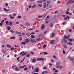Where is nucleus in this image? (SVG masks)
I'll use <instances>...</instances> for the list:
<instances>
[{"label": "nucleus", "instance_id": "nucleus-38", "mask_svg": "<svg viewBox=\"0 0 74 74\" xmlns=\"http://www.w3.org/2000/svg\"><path fill=\"white\" fill-rule=\"evenodd\" d=\"M23 53H25V52L23 51L20 53V55H22Z\"/></svg>", "mask_w": 74, "mask_h": 74}, {"label": "nucleus", "instance_id": "nucleus-45", "mask_svg": "<svg viewBox=\"0 0 74 74\" xmlns=\"http://www.w3.org/2000/svg\"><path fill=\"white\" fill-rule=\"evenodd\" d=\"M18 18H19V19H21V16H18Z\"/></svg>", "mask_w": 74, "mask_h": 74}, {"label": "nucleus", "instance_id": "nucleus-54", "mask_svg": "<svg viewBox=\"0 0 74 74\" xmlns=\"http://www.w3.org/2000/svg\"><path fill=\"white\" fill-rule=\"evenodd\" d=\"M3 9H4V10H5V11H7V9H5V8H4Z\"/></svg>", "mask_w": 74, "mask_h": 74}, {"label": "nucleus", "instance_id": "nucleus-2", "mask_svg": "<svg viewBox=\"0 0 74 74\" xmlns=\"http://www.w3.org/2000/svg\"><path fill=\"white\" fill-rule=\"evenodd\" d=\"M70 60L72 61V62H73V64H74V58H72L71 57H70Z\"/></svg>", "mask_w": 74, "mask_h": 74}, {"label": "nucleus", "instance_id": "nucleus-22", "mask_svg": "<svg viewBox=\"0 0 74 74\" xmlns=\"http://www.w3.org/2000/svg\"><path fill=\"white\" fill-rule=\"evenodd\" d=\"M16 33L17 34H21V32H16Z\"/></svg>", "mask_w": 74, "mask_h": 74}, {"label": "nucleus", "instance_id": "nucleus-41", "mask_svg": "<svg viewBox=\"0 0 74 74\" xmlns=\"http://www.w3.org/2000/svg\"><path fill=\"white\" fill-rule=\"evenodd\" d=\"M36 33H38V32H39V30H37L36 31Z\"/></svg>", "mask_w": 74, "mask_h": 74}, {"label": "nucleus", "instance_id": "nucleus-47", "mask_svg": "<svg viewBox=\"0 0 74 74\" xmlns=\"http://www.w3.org/2000/svg\"><path fill=\"white\" fill-rule=\"evenodd\" d=\"M20 26H21V27H24V26H23V25H21Z\"/></svg>", "mask_w": 74, "mask_h": 74}, {"label": "nucleus", "instance_id": "nucleus-43", "mask_svg": "<svg viewBox=\"0 0 74 74\" xmlns=\"http://www.w3.org/2000/svg\"><path fill=\"white\" fill-rule=\"evenodd\" d=\"M41 7V4H38V7Z\"/></svg>", "mask_w": 74, "mask_h": 74}, {"label": "nucleus", "instance_id": "nucleus-27", "mask_svg": "<svg viewBox=\"0 0 74 74\" xmlns=\"http://www.w3.org/2000/svg\"><path fill=\"white\" fill-rule=\"evenodd\" d=\"M12 22H11V21H10V26H11V25H12Z\"/></svg>", "mask_w": 74, "mask_h": 74}, {"label": "nucleus", "instance_id": "nucleus-53", "mask_svg": "<svg viewBox=\"0 0 74 74\" xmlns=\"http://www.w3.org/2000/svg\"><path fill=\"white\" fill-rule=\"evenodd\" d=\"M8 30H10V27H8Z\"/></svg>", "mask_w": 74, "mask_h": 74}, {"label": "nucleus", "instance_id": "nucleus-44", "mask_svg": "<svg viewBox=\"0 0 74 74\" xmlns=\"http://www.w3.org/2000/svg\"><path fill=\"white\" fill-rule=\"evenodd\" d=\"M21 68H23L22 66H20L19 67V69L20 70H21Z\"/></svg>", "mask_w": 74, "mask_h": 74}, {"label": "nucleus", "instance_id": "nucleus-12", "mask_svg": "<svg viewBox=\"0 0 74 74\" xmlns=\"http://www.w3.org/2000/svg\"><path fill=\"white\" fill-rule=\"evenodd\" d=\"M25 42H29V41H30V40H28V39H26L25 40Z\"/></svg>", "mask_w": 74, "mask_h": 74}, {"label": "nucleus", "instance_id": "nucleus-9", "mask_svg": "<svg viewBox=\"0 0 74 74\" xmlns=\"http://www.w3.org/2000/svg\"><path fill=\"white\" fill-rule=\"evenodd\" d=\"M46 15H47V14L45 15V14H44V15H43L42 16H38V17L39 18H43V17H44V16H45Z\"/></svg>", "mask_w": 74, "mask_h": 74}, {"label": "nucleus", "instance_id": "nucleus-33", "mask_svg": "<svg viewBox=\"0 0 74 74\" xmlns=\"http://www.w3.org/2000/svg\"><path fill=\"white\" fill-rule=\"evenodd\" d=\"M19 40H20V41H22V37H20Z\"/></svg>", "mask_w": 74, "mask_h": 74}, {"label": "nucleus", "instance_id": "nucleus-64", "mask_svg": "<svg viewBox=\"0 0 74 74\" xmlns=\"http://www.w3.org/2000/svg\"><path fill=\"white\" fill-rule=\"evenodd\" d=\"M69 12H65V13L66 14H69Z\"/></svg>", "mask_w": 74, "mask_h": 74}, {"label": "nucleus", "instance_id": "nucleus-4", "mask_svg": "<svg viewBox=\"0 0 74 74\" xmlns=\"http://www.w3.org/2000/svg\"><path fill=\"white\" fill-rule=\"evenodd\" d=\"M45 27V26L44 25V24L42 25V26L41 27V30H43V29H44Z\"/></svg>", "mask_w": 74, "mask_h": 74}, {"label": "nucleus", "instance_id": "nucleus-30", "mask_svg": "<svg viewBox=\"0 0 74 74\" xmlns=\"http://www.w3.org/2000/svg\"><path fill=\"white\" fill-rule=\"evenodd\" d=\"M47 32H48V31H46L45 32V34H43V36H45V34H46V33H47Z\"/></svg>", "mask_w": 74, "mask_h": 74}, {"label": "nucleus", "instance_id": "nucleus-28", "mask_svg": "<svg viewBox=\"0 0 74 74\" xmlns=\"http://www.w3.org/2000/svg\"><path fill=\"white\" fill-rule=\"evenodd\" d=\"M53 57L54 58H55V59H57V58H56V56L54 55L53 56Z\"/></svg>", "mask_w": 74, "mask_h": 74}, {"label": "nucleus", "instance_id": "nucleus-13", "mask_svg": "<svg viewBox=\"0 0 74 74\" xmlns=\"http://www.w3.org/2000/svg\"><path fill=\"white\" fill-rule=\"evenodd\" d=\"M15 70L16 71H19V69L18 68V67H16L15 68Z\"/></svg>", "mask_w": 74, "mask_h": 74}, {"label": "nucleus", "instance_id": "nucleus-35", "mask_svg": "<svg viewBox=\"0 0 74 74\" xmlns=\"http://www.w3.org/2000/svg\"><path fill=\"white\" fill-rule=\"evenodd\" d=\"M64 19H65V20L66 21L67 20V18L66 17H65L64 18Z\"/></svg>", "mask_w": 74, "mask_h": 74}, {"label": "nucleus", "instance_id": "nucleus-56", "mask_svg": "<svg viewBox=\"0 0 74 74\" xmlns=\"http://www.w3.org/2000/svg\"><path fill=\"white\" fill-rule=\"evenodd\" d=\"M62 67H63V66H60V69H62Z\"/></svg>", "mask_w": 74, "mask_h": 74}, {"label": "nucleus", "instance_id": "nucleus-25", "mask_svg": "<svg viewBox=\"0 0 74 74\" xmlns=\"http://www.w3.org/2000/svg\"><path fill=\"white\" fill-rule=\"evenodd\" d=\"M54 36H55V34L53 33L52 34V37H54Z\"/></svg>", "mask_w": 74, "mask_h": 74}, {"label": "nucleus", "instance_id": "nucleus-29", "mask_svg": "<svg viewBox=\"0 0 74 74\" xmlns=\"http://www.w3.org/2000/svg\"><path fill=\"white\" fill-rule=\"evenodd\" d=\"M5 23L6 25V26H7V24H8V21H7L6 22H5Z\"/></svg>", "mask_w": 74, "mask_h": 74}, {"label": "nucleus", "instance_id": "nucleus-11", "mask_svg": "<svg viewBox=\"0 0 74 74\" xmlns=\"http://www.w3.org/2000/svg\"><path fill=\"white\" fill-rule=\"evenodd\" d=\"M54 41H55V40H51L50 41V43H51V44H53V43L54 42Z\"/></svg>", "mask_w": 74, "mask_h": 74}, {"label": "nucleus", "instance_id": "nucleus-36", "mask_svg": "<svg viewBox=\"0 0 74 74\" xmlns=\"http://www.w3.org/2000/svg\"><path fill=\"white\" fill-rule=\"evenodd\" d=\"M14 48L13 47L10 49L11 51H12V50H14Z\"/></svg>", "mask_w": 74, "mask_h": 74}, {"label": "nucleus", "instance_id": "nucleus-14", "mask_svg": "<svg viewBox=\"0 0 74 74\" xmlns=\"http://www.w3.org/2000/svg\"><path fill=\"white\" fill-rule=\"evenodd\" d=\"M36 61V59H33L32 60V62H35Z\"/></svg>", "mask_w": 74, "mask_h": 74}, {"label": "nucleus", "instance_id": "nucleus-58", "mask_svg": "<svg viewBox=\"0 0 74 74\" xmlns=\"http://www.w3.org/2000/svg\"><path fill=\"white\" fill-rule=\"evenodd\" d=\"M31 34H34V33L32 32L31 33V34H30V35H31Z\"/></svg>", "mask_w": 74, "mask_h": 74}, {"label": "nucleus", "instance_id": "nucleus-26", "mask_svg": "<svg viewBox=\"0 0 74 74\" xmlns=\"http://www.w3.org/2000/svg\"><path fill=\"white\" fill-rule=\"evenodd\" d=\"M44 54H45V55H48V53L47 52H44L43 53Z\"/></svg>", "mask_w": 74, "mask_h": 74}, {"label": "nucleus", "instance_id": "nucleus-19", "mask_svg": "<svg viewBox=\"0 0 74 74\" xmlns=\"http://www.w3.org/2000/svg\"><path fill=\"white\" fill-rule=\"evenodd\" d=\"M22 44H23V45H25V44H26V42H22Z\"/></svg>", "mask_w": 74, "mask_h": 74}, {"label": "nucleus", "instance_id": "nucleus-15", "mask_svg": "<svg viewBox=\"0 0 74 74\" xmlns=\"http://www.w3.org/2000/svg\"><path fill=\"white\" fill-rule=\"evenodd\" d=\"M60 64V62H57L56 63V66H58V65H59Z\"/></svg>", "mask_w": 74, "mask_h": 74}, {"label": "nucleus", "instance_id": "nucleus-18", "mask_svg": "<svg viewBox=\"0 0 74 74\" xmlns=\"http://www.w3.org/2000/svg\"><path fill=\"white\" fill-rule=\"evenodd\" d=\"M36 5H34L33 6H32V8H36Z\"/></svg>", "mask_w": 74, "mask_h": 74}, {"label": "nucleus", "instance_id": "nucleus-17", "mask_svg": "<svg viewBox=\"0 0 74 74\" xmlns=\"http://www.w3.org/2000/svg\"><path fill=\"white\" fill-rule=\"evenodd\" d=\"M6 47H8V48H11V46H10V45H7Z\"/></svg>", "mask_w": 74, "mask_h": 74}, {"label": "nucleus", "instance_id": "nucleus-51", "mask_svg": "<svg viewBox=\"0 0 74 74\" xmlns=\"http://www.w3.org/2000/svg\"><path fill=\"white\" fill-rule=\"evenodd\" d=\"M4 22V20H3V21H1V23H3V22Z\"/></svg>", "mask_w": 74, "mask_h": 74}, {"label": "nucleus", "instance_id": "nucleus-10", "mask_svg": "<svg viewBox=\"0 0 74 74\" xmlns=\"http://www.w3.org/2000/svg\"><path fill=\"white\" fill-rule=\"evenodd\" d=\"M67 44L69 45H73V43L71 42H68Z\"/></svg>", "mask_w": 74, "mask_h": 74}, {"label": "nucleus", "instance_id": "nucleus-31", "mask_svg": "<svg viewBox=\"0 0 74 74\" xmlns=\"http://www.w3.org/2000/svg\"><path fill=\"white\" fill-rule=\"evenodd\" d=\"M37 23V22H36V21L33 24V26H35V25H36V24Z\"/></svg>", "mask_w": 74, "mask_h": 74}, {"label": "nucleus", "instance_id": "nucleus-59", "mask_svg": "<svg viewBox=\"0 0 74 74\" xmlns=\"http://www.w3.org/2000/svg\"><path fill=\"white\" fill-rule=\"evenodd\" d=\"M40 1H37V3H40Z\"/></svg>", "mask_w": 74, "mask_h": 74}, {"label": "nucleus", "instance_id": "nucleus-49", "mask_svg": "<svg viewBox=\"0 0 74 74\" xmlns=\"http://www.w3.org/2000/svg\"><path fill=\"white\" fill-rule=\"evenodd\" d=\"M50 18V17H49V16H48L47 17V18L48 19H49V18Z\"/></svg>", "mask_w": 74, "mask_h": 74}, {"label": "nucleus", "instance_id": "nucleus-21", "mask_svg": "<svg viewBox=\"0 0 74 74\" xmlns=\"http://www.w3.org/2000/svg\"><path fill=\"white\" fill-rule=\"evenodd\" d=\"M37 60L38 61H40V58H38L37 59Z\"/></svg>", "mask_w": 74, "mask_h": 74}, {"label": "nucleus", "instance_id": "nucleus-52", "mask_svg": "<svg viewBox=\"0 0 74 74\" xmlns=\"http://www.w3.org/2000/svg\"><path fill=\"white\" fill-rule=\"evenodd\" d=\"M27 69V68L26 67L24 69V70H26Z\"/></svg>", "mask_w": 74, "mask_h": 74}, {"label": "nucleus", "instance_id": "nucleus-32", "mask_svg": "<svg viewBox=\"0 0 74 74\" xmlns=\"http://www.w3.org/2000/svg\"><path fill=\"white\" fill-rule=\"evenodd\" d=\"M40 60H42V61H43L44 60V59L43 58H40Z\"/></svg>", "mask_w": 74, "mask_h": 74}, {"label": "nucleus", "instance_id": "nucleus-24", "mask_svg": "<svg viewBox=\"0 0 74 74\" xmlns=\"http://www.w3.org/2000/svg\"><path fill=\"white\" fill-rule=\"evenodd\" d=\"M31 37L32 38H35V36L34 35H31Z\"/></svg>", "mask_w": 74, "mask_h": 74}, {"label": "nucleus", "instance_id": "nucleus-37", "mask_svg": "<svg viewBox=\"0 0 74 74\" xmlns=\"http://www.w3.org/2000/svg\"><path fill=\"white\" fill-rule=\"evenodd\" d=\"M63 53L64 54H66V51H65L63 50Z\"/></svg>", "mask_w": 74, "mask_h": 74}, {"label": "nucleus", "instance_id": "nucleus-1", "mask_svg": "<svg viewBox=\"0 0 74 74\" xmlns=\"http://www.w3.org/2000/svg\"><path fill=\"white\" fill-rule=\"evenodd\" d=\"M70 37V36L69 35L67 36L66 35L64 36V38L63 40L62 41V43H63V42H67V40H66V39H67L68 40L69 38V37Z\"/></svg>", "mask_w": 74, "mask_h": 74}, {"label": "nucleus", "instance_id": "nucleus-39", "mask_svg": "<svg viewBox=\"0 0 74 74\" xmlns=\"http://www.w3.org/2000/svg\"><path fill=\"white\" fill-rule=\"evenodd\" d=\"M46 45H44L43 46V48H45V47H46Z\"/></svg>", "mask_w": 74, "mask_h": 74}, {"label": "nucleus", "instance_id": "nucleus-20", "mask_svg": "<svg viewBox=\"0 0 74 74\" xmlns=\"http://www.w3.org/2000/svg\"><path fill=\"white\" fill-rule=\"evenodd\" d=\"M10 38V39H14V38H15V36L11 37Z\"/></svg>", "mask_w": 74, "mask_h": 74}, {"label": "nucleus", "instance_id": "nucleus-8", "mask_svg": "<svg viewBox=\"0 0 74 74\" xmlns=\"http://www.w3.org/2000/svg\"><path fill=\"white\" fill-rule=\"evenodd\" d=\"M48 71H45L43 72H42V74H44L45 73H48Z\"/></svg>", "mask_w": 74, "mask_h": 74}, {"label": "nucleus", "instance_id": "nucleus-3", "mask_svg": "<svg viewBox=\"0 0 74 74\" xmlns=\"http://www.w3.org/2000/svg\"><path fill=\"white\" fill-rule=\"evenodd\" d=\"M30 24L29 23H25V26H29Z\"/></svg>", "mask_w": 74, "mask_h": 74}, {"label": "nucleus", "instance_id": "nucleus-46", "mask_svg": "<svg viewBox=\"0 0 74 74\" xmlns=\"http://www.w3.org/2000/svg\"><path fill=\"white\" fill-rule=\"evenodd\" d=\"M69 40L70 41H73V40L72 39H69Z\"/></svg>", "mask_w": 74, "mask_h": 74}, {"label": "nucleus", "instance_id": "nucleus-48", "mask_svg": "<svg viewBox=\"0 0 74 74\" xmlns=\"http://www.w3.org/2000/svg\"><path fill=\"white\" fill-rule=\"evenodd\" d=\"M54 72H55V73H57V72H58V71L56 70L54 71Z\"/></svg>", "mask_w": 74, "mask_h": 74}, {"label": "nucleus", "instance_id": "nucleus-55", "mask_svg": "<svg viewBox=\"0 0 74 74\" xmlns=\"http://www.w3.org/2000/svg\"><path fill=\"white\" fill-rule=\"evenodd\" d=\"M26 35L27 36H28V37H29V36H30V35L28 34H26Z\"/></svg>", "mask_w": 74, "mask_h": 74}, {"label": "nucleus", "instance_id": "nucleus-63", "mask_svg": "<svg viewBox=\"0 0 74 74\" xmlns=\"http://www.w3.org/2000/svg\"><path fill=\"white\" fill-rule=\"evenodd\" d=\"M5 5H7V6H8V3H6L5 4Z\"/></svg>", "mask_w": 74, "mask_h": 74}, {"label": "nucleus", "instance_id": "nucleus-34", "mask_svg": "<svg viewBox=\"0 0 74 74\" xmlns=\"http://www.w3.org/2000/svg\"><path fill=\"white\" fill-rule=\"evenodd\" d=\"M26 57H27V58H29L30 57V54L27 55Z\"/></svg>", "mask_w": 74, "mask_h": 74}, {"label": "nucleus", "instance_id": "nucleus-5", "mask_svg": "<svg viewBox=\"0 0 74 74\" xmlns=\"http://www.w3.org/2000/svg\"><path fill=\"white\" fill-rule=\"evenodd\" d=\"M40 70V69H39V68H37L36 69V73H38V71H39V70Z\"/></svg>", "mask_w": 74, "mask_h": 74}, {"label": "nucleus", "instance_id": "nucleus-6", "mask_svg": "<svg viewBox=\"0 0 74 74\" xmlns=\"http://www.w3.org/2000/svg\"><path fill=\"white\" fill-rule=\"evenodd\" d=\"M49 26L50 27H52L53 26V23H51L50 24Z\"/></svg>", "mask_w": 74, "mask_h": 74}, {"label": "nucleus", "instance_id": "nucleus-50", "mask_svg": "<svg viewBox=\"0 0 74 74\" xmlns=\"http://www.w3.org/2000/svg\"><path fill=\"white\" fill-rule=\"evenodd\" d=\"M40 40H41V39L39 38V39H37V41H40Z\"/></svg>", "mask_w": 74, "mask_h": 74}, {"label": "nucleus", "instance_id": "nucleus-62", "mask_svg": "<svg viewBox=\"0 0 74 74\" xmlns=\"http://www.w3.org/2000/svg\"><path fill=\"white\" fill-rule=\"evenodd\" d=\"M19 58H20L19 57H18L17 59V60H18L19 59Z\"/></svg>", "mask_w": 74, "mask_h": 74}, {"label": "nucleus", "instance_id": "nucleus-40", "mask_svg": "<svg viewBox=\"0 0 74 74\" xmlns=\"http://www.w3.org/2000/svg\"><path fill=\"white\" fill-rule=\"evenodd\" d=\"M10 18H11V19H14V18L13 17H12V16H11L10 17Z\"/></svg>", "mask_w": 74, "mask_h": 74}, {"label": "nucleus", "instance_id": "nucleus-42", "mask_svg": "<svg viewBox=\"0 0 74 74\" xmlns=\"http://www.w3.org/2000/svg\"><path fill=\"white\" fill-rule=\"evenodd\" d=\"M3 52L4 53H5V52H6V51H5V50H3Z\"/></svg>", "mask_w": 74, "mask_h": 74}, {"label": "nucleus", "instance_id": "nucleus-7", "mask_svg": "<svg viewBox=\"0 0 74 74\" xmlns=\"http://www.w3.org/2000/svg\"><path fill=\"white\" fill-rule=\"evenodd\" d=\"M30 41L32 42V43H33V42H36V41L33 40L32 39L30 40Z\"/></svg>", "mask_w": 74, "mask_h": 74}, {"label": "nucleus", "instance_id": "nucleus-61", "mask_svg": "<svg viewBox=\"0 0 74 74\" xmlns=\"http://www.w3.org/2000/svg\"><path fill=\"white\" fill-rule=\"evenodd\" d=\"M16 24H19V22H16Z\"/></svg>", "mask_w": 74, "mask_h": 74}, {"label": "nucleus", "instance_id": "nucleus-16", "mask_svg": "<svg viewBox=\"0 0 74 74\" xmlns=\"http://www.w3.org/2000/svg\"><path fill=\"white\" fill-rule=\"evenodd\" d=\"M51 1H50V0H48L47 1V3H48V4H49V3H51Z\"/></svg>", "mask_w": 74, "mask_h": 74}, {"label": "nucleus", "instance_id": "nucleus-60", "mask_svg": "<svg viewBox=\"0 0 74 74\" xmlns=\"http://www.w3.org/2000/svg\"><path fill=\"white\" fill-rule=\"evenodd\" d=\"M51 61L52 62H54V60H52Z\"/></svg>", "mask_w": 74, "mask_h": 74}, {"label": "nucleus", "instance_id": "nucleus-23", "mask_svg": "<svg viewBox=\"0 0 74 74\" xmlns=\"http://www.w3.org/2000/svg\"><path fill=\"white\" fill-rule=\"evenodd\" d=\"M26 54H27V53H24L22 55V56H24V55H26Z\"/></svg>", "mask_w": 74, "mask_h": 74}, {"label": "nucleus", "instance_id": "nucleus-57", "mask_svg": "<svg viewBox=\"0 0 74 74\" xmlns=\"http://www.w3.org/2000/svg\"><path fill=\"white\" fill-rule=\"evenodd\" d=\"M69 32H72V30L71 29H69Z\"/></svg>", "mask_w": 74, "mask_h": 74}]
</instances>
